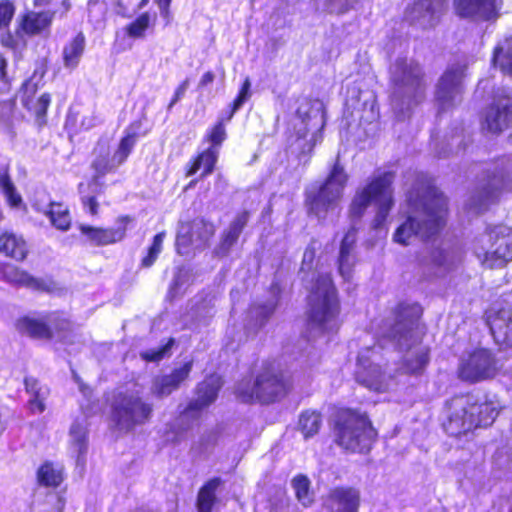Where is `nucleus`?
I'll return each instance as SVG.
<instances>
[{
    "instance_id": "13d9d810",
    "label": "nucleus",
    "mask_w": 512,
    "mask_h": 512,
    "mask_svg": "<svg viewBox=\"0 0 512 512\" xmlns=\"http://www.w3.org/2000/svg\"><path fill=\"white\" fill-rule=\"evenodd\" d=\"M50 102V95L48 93H44L40 96L33 108H31L38 120H43L45 118Z\"/></svg>"
},
{
    "instance_id": "49530a36",
    "label": "nucleus",
    "mask_w": 512,
    "mask_h": 512,
    "mask_svg": "<svg viewBox=\"0 0 512 512\" xmlns=\"http://www.w3.org/2000/svg\"><path fill=\"white\" fill-rule=\"evenodd\" d=\"M135 143V134H128L127 136L122 138V140L119 143L118 149L111 157L116 168L125 162L129 154L131 153Z\"/></svg>"
},
{
    "instance_id": "9b49d317",
    "label": "nucleus",
    "mask_w": 512,
    "mask_h": 512,
    "mask_svg": "<svg viewBox=\"0 0 512 512\" xmlns=\"http://www.w3.org/2000/svg\"><path fill=\"white\" fill-rule=\"evenodd\" d=\"M214 234L213 223L204 218H195L192 221L181 223L176 236L178 254L185 256L192 250H203Z\"/></svg>"
},
{
    "instance_id": "2f4dec72",
    "label": "nucleus",
    "mask_w": 512,
    "mask_h": 512,
    "mask_svg": "<svg viewBox=\"0 0 512 512\" xmlns=\"http://www.w3.org/2000/svg\"><path fill=\"white\" fill-rule=\"evenodd\" d=\"M462 259L460 249L456 247L437 248L431 252V263L444 270H449Z\"/></svg>"
},
{
    "instance_id": "cd10ccee",
    "label": "nucleus",
    "mask_w": 512,
    "mask_h": 512,
    "mask_svg": "<svg viewBox=\"0 0 512 512\" xmlns=\"http://www.w3.org/2000/svg\"><path fill=\"white\" fill-rule=\"evenodd\" d=\"M16 328L19 333L34 339L51 340L54 333L49 326V315L44 318L24 316L18 319Z\"/></svg>"
},
{
    "instance_id": "79ce46f5",
    "label": "nucleus",
    "mask_w": 512,
    "mask_h": 512,
    "mask_svg": "<svg viewBox=\"0 0 512 512\" xmlns=\"http://www.w3.org/2000/svg\"><path fill=\"white\" fill-rule=\"evenodd\" d=\"M107 4L104 0H88V19L95 28H102L107 14Z\"/></svg>"
},
{
    "instance_id": "6e6d98bb",
    "label": "nucleus",
    "mask_w": 512,
    "mask_h": 512,
    "mask_svg": "<svg viewBox=\"0 0 512 512\" xmlns=\"http://www.w3.org/2000/svg\"><path fill=\"white\" fill-rule=\"evenodd\" d=\"M15 13V6L4 1L0 3V30L8 28Z\"/></svg>"
},
{
    "instance_id": "5fc2aeb1",
    "label": "nucleus",
    "mask_w": 512,
    "mask_h": 512,
    "mask_svg": "<svg viewBox=\"0 0 512 512\" xmlns=\"http://www.w3.org/2000/svg\"><path fill=\"white\" fill-rule=\"evenodd\" d=\"M174 340L170 339L169 342L159 348L149 349L140 353L142 359L149 362H157L165 357V355L169 352L171 346L173 345Z\"/></svg>"
},
{
    "instance_id": "3c124183",
    "label": "nucleus",
    "mask_w": 512,
    "mask_h": 512,
    "mask_svg": "<svg viewBox=\"0 0 512 512\" xmlns=\"http://www.w3.org/2000/svg\"><path fill=\"white\" fill-rule=\"evenodd\" d=\"M0 187L11 206L16 207L21 203V196L16 192V188L8 174L0 175Z\"/></svg>"
},
{
    "instance_id": "6e6552de",
    "label": "nucleus",
    "mask_w": 512,
    "mask_h": 512,
    "mask_svg": "<svg viewBox=\"0 0 512 512\" xmlns=\"http://www.w3.org/2000/svg\"><path fill=\"white\" fill-rule=\"evenodd\" d=\"M286 392L284 376L273 365L264 367L253 384L241 382L236 388V394L243 402L256 400L265 404L278 400Z\"/></svg>"
},
{
    "instance_id": "a878e982",
    "label": "nucleus",
    "mask_w": 512,
    "mask_h": 512,
    "mask_svg": "<svg viewBox=\"0 0 512 512\" xmlns=\"http://www.w3.org/2000/svg\"><path fill=\"white\" fill-rule=\"evenodd\" d=\"M487 323L496 343L512 347V310L490 314Z\"/></svg>"
},
{
    "instance_id": "ea45409f",
    "label": "nucleus",
    "mask_w": 512,
    "mask_h": 512,
    "mask_svg": "<svg viewBox=\"0 0 512 512\" xmlns=\"http://www.w3.org/2000/svg\"><path fill=\"white\" fill-rule=\"evenodd\" d=\"M322 424V417L316 411H305L299 419V427L305 438H309L318 433Z\"/></svg>"
},
{
    "instance_id": "f03ea898",
    "label": "nucleus",
    "mask_w": 512,
    "mask_h": 512,
    "mask_svg": "<svg viewBox=\"0 0 512 512\" xmlns=\"http://www.w3.org/2000/svg\"><path fill=\"white\" fill-rule=\"evenodd\" d=\"M421 314L422 308L417 303H401L381 328L383 339L401 351L406 350L401 366L404 373L419 374L429 362V349L420 344L418 320Z\"/></svg>"
},
{
    "instance_id": "7c9ffc66",
    "label": "nucleus",
    "mask_w": 512,
    "mask_h": 512,
    "mask_svg": "<svg viewBox=\"0 0 512 512\" xmlns=\"http://www.w3.org/2000/svg\"><path fill=\"white\" fill-rule=\"evenodd\" d=\"M0 251L6 256L21 261L27 255V246L22 237L6 232L0 236Z\"/></svg>"
},
{
    "instance_id": "412c9836",
    "label": "nucleus",
    "mask_w": 512,
    "mask_h": 512,
    "mask_svg": "<svg viewBox=\"0 0 512 512\" xmlns=\"http://www.w3.org/2000/svg\"><path fill=\"white\" fill-rule=\"evenodd\" d=\"M192 365V361H188L181 367L174 369L170 374L154 377L150 387L151 395L158 399L169 396L188 378Z\"/></svg>"
},
{
    "instance_id": "f8f14e48",
    "label": "nucleus",
    "mask_w": 512,
    "mask_h": 512,
    "mask_svg": "<svg viewBox=\"0 0 512 512\" xmlns=\"http://www.w3.org/2000/svg\"><path fill=\"white\" fill-rule=\"evenodd\" d=\"M512 125V89H498L493 103L488 107L482 130L492 135H499Z\"/></svg>"
},
{
    "instance_id": "4d7b16f0",
    "label": "nucleus",
    "mask_w": 512,
    "mask_h": 512,
    "mask_svg": "<svg viewBox=\"0 0 512 512\" xmlns=\"http://www.w3.org/2000/svg\"><path fill=\"white\" fill-rule=\"evenodd\" d=\"M192 278V271L189 268L181 267L177 270V272L174 275L171 289L172 290H179L182 286L189 283V281Z\"/></svg>"
},
{
    "instance_id": "e433bc0d",
    "label": "nucleus",
    "mask_w": 512,
    "mask_h": 512,
    "mask_svg": "<svg viewBox=\"0 0 512 512\" xmlns=\"http://www.w3.org/2000/svg\"><path fill=\"white\" fill-rule=\"evenodd\" d=\"M70 439L72 450L77 454L76 463L77 465H83L84 455L87 451V439L86 429L81 423L75 422L72 424L70 428Z\"/></svg>"
},
{
    "instance_id": "de8ad7c7",
    "label": "nucleus",
    "mask_w": 512,
    "mask_h": 512,
    "mask_svg": "<svg viewBox=\"0 0 512 512\" xmlns=\"http://www.w3.org/2000/svg\"><path fill=\"white\" fill-rule=\"evenodd\" d=\"M166 233L164 231L156 234L153 238L151 246L148 248L147 255L143 257L141 266L144 268L151 267L157 260L159 254L162 252L163 242Z\"/></svg>"
},
{
    "instance_id": "774afa93",
    "label": "nucleus",
    "mask_w": 512,
    "mask_h": 512,
    "mask_svg": "<svg viewBox=\"0 0 512 512\" xmlns=\"http://www.w3.org/2000/svg\"><path fill=\"white\" fill-rule=\"evenodd\" d=\"M115 6V13L121 16H125L126 7L123 4L122 0H111Z\"/></svg>"
},
{
    "instance_id": "4c0bfd02",
    "label": "nucleus",
    "mask_w": 512,
    "mask_h": 512,
    "mask_svg": "<svg viewBox=\"0 0 512 512\" xmlns=\"http://www.w3.org/2000/svg\"><path fill=\"white\" fill-rule=\"evenodd\" d=\"M50 219L52 225L59 230L67 231L71 225L69 210L61 203L51 202L49 208L44 212Z\"/></svg>"
},
{
    "instance_id": "c756f323",
    "label": "nucleus",
    "mask_w": 512,
    "mask_h": 512,
    "mask_svg": "<svg viewBox=\"0 0 512 512\" xmlns=\"http://www.w3.org/2000/svg\"><path fill=\"white\" fill-rule=\"evenodd\" d=\"M0 273L3 279L11 284L24 286L34 290H42L45 288L41 280L12 264H2L0 267Z\"/></svg>"
},
{
    "instance_id": "a211bd4d",
    "label": "nucleus",
    "mask_w": 512,
    "mask_h": 512,
    "mask_svg": "<svg viewBox=\"0 0 512 512\" xmlns=\"http://www.w3.org/2000/svg\"><path fill=\"white\" fill-rule=\"evenodd\" d=\"M512 189V163H504L495 166L493 171L488 172L485 183L479 192V204L485 206L496 200L505 190Z\"/></svg>"
},
{
    "instance_id": "603ef678",
    "label": "nucleus",
    "mask_w": 512,
    "mask_h": 512,
    "mask_svg": "<svg viewBox=\"0 0 512 512\" xmlns=\"http://www.w3.org/2000/svg\"><path fill=\"white\" fill-rule=\"evenodd\" d=\"M250 89H251V82H250L249 78H246L242 84V87L238 93V96L232 103L231 110L227 117V120H230L233 117V115L235 114V112H237L244 105V103L247 102L248 99L251 97Z\"/></svg>"
},
{
    "instance_id": "c03bdc74",
    "label": "nucleus",
    "mask_w": 512,
    "mask_h": 512,
    "mask_svg": "<svg viewBox=\"0 0 512 512\" xmlns=\"http://www.w3.org/2000/svg\"><path fill=\"white\" fill-rule=\"evenodd\" d=\"M49 326L54 333L53 339L58 341H65L71 330V323L69 320L58 313L49 315Z\"/></svg>"
},
{
    "instance_id": "c9c22d12",
    "label": "nucleus",
    "mask_w": 512,
    "mask_h": 512,
    "mask_svg": "<svg viewBox=\"0 0 512 512\" xmlns=\"http://www.w3.org/2000/svg\"><path fill=\"white\" fill-rule=\"evenodd\" d=\"M221 484L220 478L209 480L199 491L197 497L198 512H211L216 501V490Z\"/></svg>"
},
{
    "instance_id": "052dcab7",
    "label": "nucleus",
    "mask_w": 512,
    "mask_h": 512,
    "mask_svg": "<svg viewBox=\"0 0 512 512\" xmlns=\"http://www.w3.org/2000/svg\"><path fill=\"white\" fill-rule=\"evenodd\" d=\"M225 138L226 131L223 123L220 121L213 127L210 134L208 135V139L213 144L212 147H215L216 145H220L225 140Z\"/></svg>"
},
{
    "instance_id": "8fccbe9b",
    "label": "nucleus",
    "mask_w": 512,
    "mask_h": 512,
    "mask_svg": "<svg viewBox=\"0 0 512 512\" xmlns=\"http://www.w3.org/2000/svg\"><path fill=\"white\" fill-rule=\"evenodd\" d=\"M492 61L494 65L500 67L503 73L512 76V51H504L503 47H496Z\"/></svg>"
},
{
    "instance_id": "58836bf2",
    "label": "nucleus",
    "mask_w": 512,
    "mask_h": 512,
    "mask_svg": "<svg viewBox=\"0 0 512 512\" xmlns=\"http://www.w3.org/2000/svg\"><path fill=\"white\" fill-rule=\"evenodd\" d=\"M92 168L95 170L96 175L93 177L89 186H96L101 176L116 169L112 159L109 158V153L105 147H100L99 154L92 162Z\"/></svg>"
},
{
    "instance_id": "aec40b11",
    "label": "nucleus",
    "mask_w": 512,
    "mask_h": 512,
    "mask_svg": "<svg viewBox=\"0 0 512 512\" xmlns=\"http://www.w3.org/2000/svg\"><path fill=\"white\" fill-rule=\"evenodd\" d=\"M453 5L461 18L490 21L499 16L502 0H453Z\"/></svg>"
},
{
    "instance_id": "2eb2a0df",
    "label": "nucleus",
    "mask_w": 512,
    "mask_h": 512,
    "mask_svg": "<svg viewBox=\"0 0 512 512\" xmlns=\"http://www.w3.org/2000/svg\"><path fill=\"white\" fill-rule=\"evenodd\" d=\"M470 396H458L447 402V420L443 427L454 437L466 434L475 428V418L470 413Z\"/></svg>"
},
{
    "instance_id": "f3484780",
    "label": "nucleus",
    "mask_w": 512,
    "mask_h": 512,
    "mask_svg": "<svg viewBox=\"0 0 512 512\" xmlns=\"http://www.w3.org/2000/svg\"><path fill=\"white\" fill-rule=\"evenodd\" d=\"M496 373V360L487 349H478L463 360L459 368L461 379L477 382L491 378Z\"/></svg>"
},
{
    "instance_id": "680f3d73",
    "label": "nucleus",
    "mask_w": 512,
    "mask_h": 512,
    "mask_svg": "<svg viewBox=\"0 0 512 512\" xmlns=\"http://www.w3.org/2000/svg\"><path fill=\"white\" fill-rule=\"evenodd\" d=\"M315 253L316 249L313 246V243H311L304 251L303 259H302V265H301V271H309L312 268L314 259H315Z\"/></svg>"
},
{
    "instance_id": "473e14b6",
    "label": "nucleus",
    "mask_w": 512,
    "mask_h": 512,
    "mask_svg": "<svg viewBox=\"0 0 512 512\" xmlns=\"http://www.w3.org/2000/svg\"><path fill=\"white\" fill-rule=\"evenodd\" d=\"M470 409L475 418V428L491 425L498 415V411L492 403H477L470 396Z\"/></svg>"
},
{
    "instance_id": "dca6fc26",
    "label": "nucleus",
    "mask_w": 512,
    "mask_h": 512,
    "mask_svg": "<svg viewBox=\"0 0 512 512\" xmlns=\"http://www.w3.org/2000/svg\"><path fill=\"white\" fill-rule=\"evenodd\" d=\"M376 355L375 346L367 347L359 353L355 377L361 385L371 390L382 391L387 387L386 376L381 367L374 362Z\"/></svg>"
},
{
    "instance_id": "a19ab883",
    "label": "nucleus",
    "mask_w": 512,
    "mask_h": 512,
    "mask_svg": "<svg viewBox=\"0 0 512 512\" xmlns=\"http://www.w3.org/2000/svg\"><path fill=\"white\" fill-rule=\"evenodd\" d=\"M292 487L298 501L305 507L314 501L313 493L310 491V480L304 475H298L292 480Z\"/></svg>"
},
{
    "instance_id": "f704fd0d",
    "label": "nucleus",
    "mask_w": 512,
    "mask_h": 512,
    "mask_svg": "<svg viewBox=\"0 0 512 512\" xmlns=\"http://www.w3.org/2000/svg\"><path fill=\"white\" fill-rule=\"evenodd\" d=\"M218 150L215 147H210L194 160L190 169L187 172V176L194 175L197 171L203 168L201 177H205L212 173L214 166L217 162Z\"/></svg>"
},
{
    "instance_id": "393cba45",
    "label": "nucleus",
    "mask_w": 512,
    "mask_h": 512,
    "mask_svg": "<svg viewBox=\"0 0 512 512\" xmlns=\"http://www.w3.org/2000/svg\"><path fill=\"white\" fill-rule=\"evenodd\" d=\"M55 17V12L51 10L36 12L27 11L19 17L18 33L27 36L41 35L48 33Z\"/></svg>"
},
{
    "instance_id": "423d86ee",
    "label": "nucleus",
    "mask_w": 512,
    "mask_h": 512,
    "mask_svg": "<svg viewBox=\"0 0 512 512\" xmlns=\"http://www.w3.org/2000/svg\"><path fill=\"white\" fill-rule=\"evenodd\" d=\"M348 178L343 165L340 164L338 154L326 180L321 184H313L305 190V204L308 212L319 220L325 219L341 200Z\"/></svg>"
},
{
    "instance_id": "0eeeda50",
    "label": "nucleus",
    "mask_w": 512,
    "mask_h": 512,
    "mask_svg": "<svg viewBox=\"0 0 512 512\" xmlns=\"http://www.w3.org/2000/svg\"><path fill=\"white\" fill-rule=\"evenodd\" d=\"M377 433L366 415L352 410H342L336 415L335 442L353 453L370 451Z\"/></svg>"
},
{
    "instance_id": "f257e3e1",
    "label": "nucleus",
    "mask_w": 512,
    "mask_h": 512,
    "mask_svg": "<svg viewBox=\"0 0 512 512\" xmlns=\"http://www.w3.org/2000/svg\"><path fill=\"white\" fill-rule=\"evenodd\" d=\"M409 215L395 231L393 239L409 245L415 238L423 240L436 235L445 224L447 201L443 194L424 177H418L408 192Z\"/></svg>"
},
{
    "instance_id": "864d4df0",
    "label": "nucleus",
    "mask_w": 512,
    "mask_h": 512,
    "mask_svg": "<svg viewBox=\"0 0 512 512\" xmlns=\"http://www.w3.org/2000/svg\"><path fill=\"white\" fill-rule=\"evenodd\" d=\"M63 507L64 503L57 494H49L43 503L34 507V512H61Z\"/></svg>"
},
{
    "instance_id": "39448f33",
    "label": "nucleus",
    "mask_w": 512,
    "mask_h": 512,
    "mask_svg": "<svg viewBox=\"0 0 512 512\" xmlns=\"http://www.w3.org/2000/svg\"><path fill=\"white\" fill-rule=\"evenodd\" d=\"M314 282L308 296V325L320 332L333 331L338 327L339 302L329 274H313Z\"/></svg>"
},
{
    "instance_id": "6ab92c4d",
    "label": "nucleus",
    "mask_w": 512,
    "mask_h": 512,
    "mask_svg": "<svg viewBox=\"0 0 512 512\" xmlns=\"http://www.w3.org/2000/svg\"><path fill=\"white\" fill-rule=\"evenodd\" d=\"M223 381L219 375H210L197 388V398L192 401L180 416L182 423L192 419L197 420L201 411L213 403L218 395Z\"/></svg>"
},
{
    "instance_id": "72a5a7b5",
    "label": "nucleus",
    "mask_w": 512,
    "mask_h": 512,
    "mask_svg": "<svg viewBox=\"0 0 512 512\" xmlns=\"http://www.w3.org/2000/svg\"><path fill=\"white\" fill-rule=\"evenodd\" d=\"M85 49V37L78 33L72 41L63 48V61L66 68L77 67Z\"/></svg>"
},
{
    "instance_id": "ddd939ff",
    "label": "nucleus",
    "mask_w": 512,
    "mask_h": 512,
    "mask_svg": "<svg viewBox=\"0 0 512 512\" xmlns=\"http://www.w3.org/2000/svg\"><path fill=\"white\" fill-rule=\"evenodd\" d=\"M463 73L464 66L453 65L439 79L435 90V101L439 112L447 111L460 103Z\"/></svg>"
},
{
    "instance_id": "69168bd1",
    "label": "nucleus",
    "mask_w": 512,
    "mask_h": 512,
    "mask_svg": "<svg viewBox=\"0 0 512 512\" xmlns=\"http://www.w3.org/2000/svg\"><path fill=\"white\" fill-rule=\"evenodd\" d=\"M215 80V74L212 71L206 72L200 79L198 83V89L206 87L211 84Z\"/></svg>"
},
{
    "instance_id": "7ed1b4c3",
    "label": "nucleus",
    "mask_w": 512,
    "mask_h": 512,
    "mask_svg": "<svg viewBox=\"0 0 512 512\" xmlns=\"http://www.w3.org/2000/svg\"><path fill=\"white\" fill-rule=\"evenodd\" d=\"M393 91L391 105L399 119L424 99L425 84L421 66L407 58H398L390 68Z\"/></svg>"
},
{
    "instance_id": "4be33fe9",
    "label": "nucleus",
    "mask_w": 512,
    "mask_h": 512,
    "mask_svg": "<svg viewBox=\"0 0 512 512\" xmlns=\"http://www.w3.org/2000/svg\"><path fill=\"white\" fill-rule=\"evenodd\" d=\"M249 219L250 214L248 211H242L234 217L227 228L222 231L219 243L213 250V253L216 257L224 258L230 254L232 248L237 244L239 237L246 227Z\"/></svg>"
},
{
    "instance_id": "c85d7f7f",
    "label": "nucleus",
    "mask_w": 512,
    "mask_h": 512,
    "mask_svg": "<svg viewBox=\"0 0 512 512\" xmlns=\"http://www.w3.org/2000/svg\"><path fill=\"white\" fill-rule=\"evenodd\" d=\"M25 390L30 396L28 407L33 414H41L46 409V400L50 395L48 386L41 384L34 377H26L24 379Z\"/></svg>"
},
{
    "instance_id": "0e129e2a",
    "label": "nucleus",
    "mask_w": 512,
    "mask_h": 512,
    "mask_svg": "<svg viewBox=\"0 0 512 512\" xmlns=\"http://www.w3.org/2000/svg\"><path fill=\"white\" fill-rule=\"evenodd\" d=\"M82 204L86 208H88V211L91 215H96L98 213V202L95 199V196H85L82 195L81 197Z\"/></svg>"
},
{
    "instance_id": "20e7f679",
    "label": "nucleus",
    "mask_w": 512,
    "mask_h": 512,
    "mask_svg": "<svg viewBox=\"0 0 512 512\" xmlns=\"http://www.w3.org/2000/svg\"><path fill=\"white\" fill-rule=\"evenodd\" d=\"M394 173L383 172L374 175L366 185L359 187L351 201L349 214L351 218H361L366 209L374 202L378 209L373 221L374 229L383 227L393 206L392 183Z\"/></svg>"
},
{
    "instance_id": "e2e57ef3",
    "label": "nucleus",
    "mask_w": 512,
    "mask_h": 512,
    "mask_svg": "<svg viewBox=\"0 0 512 512\" xmlns=\"http://www.w3.org/2000/svg\"><path fill=\"white\" fill-rule=\"evenodd\" d=\"M190 84V80L186 78L175 90L174 96L168 105V110H170L178 101L182 99L185 95Z\"/></svg>"
},
{
    "instance_id": "37998d69",
    "label": "nucleus",
    "mask_w": 512,
    "mask_h": 512,
    "mask_svg": "<svg viewBox=\"0 0 512 512\" xmlns=\"http://www.w3.org/2000/svg\"><path fill=\"white\" fill-rule=\"evenodd\" d=\"M38 481L45 486H58L62 481V471L52 463H44L37 473Z\"/></svg>"
},
{
    "instance_id": "a18cd8bd",
    "label": "nucleus",
    "mask_w": 512,
    "mask_h": 512,
    "mask_svg": "<svg viewBox=\"0 0 512 512\" xmlns=\"http://www.w3.org/2000/svg\"><path fill=\"white\" fill-rule=\"evenodd\" d=\"M276 304L269 301L262 305H253L249 310V317L255 321V325L262 327L275 310Z\"/></svg>"
},
{
    "instance_id": "9d476101",
    "label": "nucleus",
    "mask_w": 512,
    "mask_h": 512,
    "mask_svg": "<svg viewBox=\"0 0 512 512\" xmlns=\"http://www.w3.org/2000/svg\"><path fill=\"white\" fill-rule=\"evenodd\" d=\"M152 405L136 395H124L114 405L113 417L120 431L130 432L145 424L152 415Z\"/></svg>"
},
{
    "instance_id": "bf43d9fd",
    "label": "nucleus",
    "mask_w": 512,
    "mask_h": 512,
    "mask_svg": "<svg viewBox=\"0 0 512 512\" xmlns=\"http://www.w3.org/2000/svg\"><path fill=\"white\" fill-rule=\"evenodd\" d=\"M357 0H327L331 12L341 14L347 12Z\"/></svg>"
},
{
    "instance_id": "1a4fd4ad",
    "label": "nucleus",
    "mask_w": 512,
    "mask_h": 512,
    "mask_svg": "<svg viewBox=\"0 0 512 512\" xmlns=\"http://www.w3.org/2000/svg\"><path fill=\"white\" fill-rule=\"evenodd\" d=\"M482 246L476 255L487 268H502L512 261V228L499 225L490 229L479 239Z\"/></svg>"
},
{
    "instance_id": "bb28decb",
    "label": "nucleus",
    "mask_w": 512,
    "mask_h": 512,
    "mask_svg": "<svg viewBox=\"0 0 512 512\" xmlns=\"http://www.w3.org/2000/svg\"><path fill=\"white\" fill-rule=\"evenodd\" d=\"M356 241L357 229L352 225L342 239L339 251L338 270L344 280H350L352 276L353 267L356 263L354 254Z\"/></svg>"
},
{
    "instance_id": "5701e85b",
    "label": "nucleus",
    "mask_w": 512,
    "mask_h": 512,
    "mask_svg": "<svg viewBox=\"0 0 512 512\" xmlns=\"http://www.w3.org/2000/svg\"><path fill=\"white\" fill-rule=\"evenodd\" d=\"M131 221L128 216L120 217L115 227L102 229L88 225H80L79 229L83 235L94 245L104 246L121 241L126 234V226Z\"/></svg>"
},
{
    "instance_id": "338daca9",
    "label": "nucleus",
    "mask_w": 512,
    "mask_h": 512,
    "mask_svg": "<svg viewBox=\"0 0 512 512\" xmlns=\"http://www.w3.org/2000/svg\"><path fill=\"white\" fill-rule=\"evenodd\" d=\"M171 2L172 0H157L160 13L164 18L169 16V7Z\"/></svg>"
},
{
    "instance_id": "b1692460",
    "label": "nucleus",
    "mask_w": 512,
    "mask_h": 512,
    "mask_svg": "<svg viewBox=\"0 0 512 512\" xmlns=\"http://www.w3.org/2000/svg\"><path fill=\"white\" fill-rule=\"evenodd\" d=\"M359 504V491L351 487L331 490L324 503L330 512H358Z\"/></svg>"
},
{
    "instance_id": "09e8293b",
    "label": "nucleus",
    "mask_w": 512,
    "mask_h": 512,
    "mask_svg": "<svg viewBox=\"0 0 512 512\" xmlns=\"http://www.w3.org/2000/svg\"><path fill=\"white\" fill-rule=\"evenodd\" d=\"M150 25V15L146 12L141 14L133 22L126 26V34L131 38H143L145 31Z\"/></svg>"
},
{
    "instance_id": "4468645a",
    "label": "nucleus",
    "mask_w": 512,
    "mask_h": 512,
    "mask_svg": "<svg viewBox=\"0 0 512 512\" xmlns=\"http://www.w3.org/2000/svg\"><path fill=\"white\" fill-rule=\"evenodd\" d=\"M447 9V0H416L405 10V20L421 29L434 28Z\"/></svg>"
}]
</instances>
